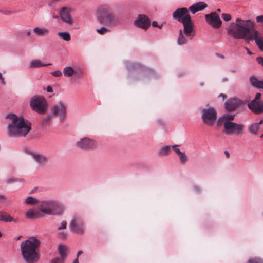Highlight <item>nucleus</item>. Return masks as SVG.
<instances>
[{
  "instance_id": "obj_1",
  "label": "nucleus",
  "mask_w": 263,
  "mask_h": 263,
  "mask_svg": "<svg viewBox=\"0 0 263 263\" xmlns=\"http://www.w3.org/2000/svg\"><path fill=\"white\" fill-rule=\"evenodd\" d=\"M255 26V23L252 20L237 18L235 22L230 24L227 33L235 39L250 41L254 38L256 44L263 51V37L259 36V32L254 29Z\"/></svg>"
},
{
  "instance_id": "obj_2",
  "label": "nucleus",
  "mask_w": 263,
  "mask_h": 263,
  "mask_svg": "<svg viewBox=\"0 0 263 263\" xmlns=\"http://www.w3.org/2000/svg\"><path fill=\"white\" fill-rule=\"evenodd\" d=\"M6 118L10 120L7 125V134L10 137H24L31 129L30 122L14 114H8Z\"/></svg>"
},
{
  "instance_id": "obj_3",
  "label": "nucleus",
  "mask_w": 263,
  "mask_h": 263,
  "mask_svg": "<svg viewBox=\"0 0 263 263\" xmlns=\"http://www.w3.org/2000/svg\"><path fill=\"white\" fill-rule=\"evenodd\" d=\"M40 243L35 237H31L21 243V254L25 263L38 262L40 258L39 253Z\"/></svg>"
},
{
  "instance_id": "obj_4",
  "label": "nucleus",
  "mask_w": 263,
  "mask_h": 263,
  "mask_svg": "<svg viewBox=\"0 0 263 263\" xmlns=\"http://www.w3.org/2000/svg\"><path fill=\"white\" fill-rule=\"evenodd\" d=\"M98 22L108 27L116 26L119 22V17L115 10L108 5H102L97 10Z\"/></svg>"
},
{
  "instance_id": "obj_5",
  "label": "nucleus",
  "mask_w": 263,
  "mask_h": 263,
  "mask_svg": "<svg viewBox=\"0 0 263 263\" xmlns=\"http://www.w3.org/2000/svg\"><path fill=\"white\" fill-rule=\"evenodd\" d=\"M173 19L182 23L184 27V32L190 34L192 30V22L191 17L189 13V10L185 7L176 9L172 14Z\"/></svg>"
},
{
  "instance_id": "obj_6",
  "label": "nucleus",
  "mask_w": 263,
  "mask_h": 263,
  "mask_svg": "<svg viewBox=\"0 0 263 263\" xmlns=\"http://www.w3.org/2000/svg\"><path fill=\"white\" fill-rule=\"evenodd\" d=\"M222 126V132L227 136H238L243 134L245 125L243 124L233 122L225 124Z\"/></svg>"
},
{
  "instance_id": "obj_7",
  "label": "nucleus",
  "mask_w": 263,
  "mask_h": 263,
  "mask_svg": "<svg viewBox=\"0 0 263 263\" xmlns=\"http://www.w3.org/2000/svg\"><path fill=\"white\" fill-rule=\"evenodd\" d=\"M31 108L39 114H44L47 110V103L44 97L35 96L31 98L30 101Z\"/></svg>"
},
{
  "instance_id": "obj_8",
  "label": "nucleus",
  "mask_w": 263,
  "mask_h": 263,
  "mask_svg": "<svg viewBox=\"0 0 263 263\" xmlns=\"http://www.w3.org/2000/svg\"><path fill=\"white\" fill-rule=\"evenodd\" d=\"M70 230L77 234L82 235L85 232L84 222L79 215H74L69 224Z\"/></svg>"
},
{
  "instance_id": "obj_9",
  "label": "nucleus",
  "mask_w": 263,
  "mask_h": 263,
  "mask_svg": "<svg viewBox=\"0 0 263 263\" xmlns=\"http://www.w3.org/2000/svg\"><path fill=\"white\" fill-rule=\"evenodd\" d=\"M51 113L54 117L58 118L60 122H63L67 116V108L65 103L62 101L54 104L51 108Z\"/></svg>"
},
{
  "instance_id": "obj_10",
  "label": "nucleus",
  "mask_w": 263,
  "mask_h": 263,
  "mask_svg": "<svg viewBox=\"0 0 263 263\" xmlns=\"http://www.w3.org/2000/svg\"><path fill=\"white\" fill-rule=\"evenodd\" d=\"M201 119L206 125L212 126L217 118V111L214 107L204 108L202 110Z\"/></svg>"
},
{
  "instance_id": "obj_11",
  "label": "nucleus",
  "mask_w": 263,
  "mask_h": 263,
  "mask_svg": "<svg viewBox=\"0 0 263 263\" xmlns=\"http://www.w3.org/2000/svg\"><path fill=\"white\" fill-rule=\"evenodd\" d=\"M207 23L214 28H219L221 26L222 21L216 12H211L205 15Z\"/></svg>"
},
{
  "instance_id": "obj_12",
  "label": "nucleus",
  "mask_w": 263,
  "mask_h": 263,
  "mask_svg": "<svg viewBox=\"0 0 263 263\" xmlns=\"http://www.w3.org/2000/svg\"><path fill=\"white\" fill-rule=\"evenodd\" d=\"M76 145L81 149H89L95 148L97 146V143L93 140L84 137L78 140Z\"/></svg>"
},
{
  "instance_id": "obj_13",
  "label": "nucleus",
  "mask_w": 263,
  "mask_h": 263,
  "mask_svg": "<svg viewBox=\"0 0 263 263\" xmlns=\"http://www.w3.org/2000/svg\"><path fill=\"white\" fill-rule=\"evenodd\" d=\"M33 161L39 166H45L48 163V158L46 156L37 152H30L29 153Z\"/></svg>"
},
{
  "instance_id": "obj_14",
  "label": "nucleus",
  "mask_w": 263,
  "mask_h": 263,
  "mask_svg": "<svg viewBox=\"0 0 263 263\" xmlns=\"http://www.w3.org/2000/svg\"><path fill=\"white\" fill-rule=\"evenodd\" d=\"M134 24L137 27L146 30L150 26L151 22L146 15L139 14L135 20Z\"/></svg>"
},
{
  "instance_id": "obj_15",
  "label": "nucleus",
  "mask_w": 263,
  "mask_h": 263,
  "mask_svg": "<svg viewBox=\"0 0 263 263\" xmlns=\"http://www.w3.org/2000/svg\"><path fill=\"white\" fill-rule=\"evenodd\" d=\"M193 25H192V30L190 34H186L184 32V29H180L179 32V35L177 40V43L179 45H182L187 43L189 39H193L195 35V33L194 31Z\"/></svg>"
},
{
  "instance_id": "obj_16",
  "label": "nucleus",
  "mask_w": 263,
  "mask_h": 263,
  "mask_svg": "<svg viewBox=\"0 0 263 263\" xmlns=\"http://www.w3.org/2000/svg\"><path fill=\"white\" fill-rule=\"evenodd\" d=\"M70 9L66 7H63L59 12L61 19L65 23L71 25L74 21L70 16Z\"/></svg>"
},
{
  "instance_id": "obj_17",
  "label": "nucleus",
  "mask_w": 263,
  "mask_h": 263,
  "mask_svg": "<svg viewBox=\"0 0 263 263\" xmlns=\"http://www.w3.org/2000/svg\"><path fill=\"white\" fill-rule=\"evenodd\" d=\"M241 103V101L239 99L233 98L229 99L225 102V108L227 111H232L234 110Z\"/></svg>"
},
{
  "instance_id": "obj_18",
  "label": "nucleus",
  "mask_w": 263,
  "mask_h": 263,
  "mask_svg": "<svg viewBox=\"0 0 263 263\" xmlns=\"http://www.w3.org/2000/svg\"><path fill=\"white\" fill-rule=\"evenodd\" d=\"M248 108L254 113L259 114L263 112V102L256 101L255 102H250L248 104Z\"/></svg>"
},
{
  "instance_id": "obj_19",
  "label": "nucleus",
  "mask_w": 263,
  "mask_h": 263,
  "mask_svg": "<svg viewBox=\"0 0 263 263\" xmlns=\"http://www.w3.org/2000/svg\"><path fill=\"white\" fill-rule=\"evenodd\" d=\"M235 115H232L229 114H225L220 116L217 121V125L220 126L227 124L228 123H232L233 120L235 118Z\"/></svg>"
},
{
  "instance_id": "obj_20",
  "label": "nucleus",
  "mask_w": 263,
  "mask_h": 263,
  "mask_svg": "<svg viewBox=\"0 0 263 263\" xmlns=\"http://www.w3.org/2000/svg\"><path fill=\"white\" fill-rule=\"evenodd\" d=\"M207 7V4L204 2H198L195 3L187 9L193 14H195L199 11H202Z\"/></svg>"
},
{
  "instance_id": "obj_21",
  "label": "nucleus",
  "mask_w": 263,
  "mask_h": 263,
  "mask_svg": "<svg viewBox=\"0 0 263 263\" xmlns=\"http://www.w3.org/2000/svg\"><path fill=\"white\" fill-rule=\"evenodd\" d=\"M32 32L35 36L42 37L47 36L50 33V30L46 27H35L33 28Z\"/></svg>"
},
{
  "instance_id": "obj_22",
  "label": "nucleus",
  "mask_w": 263,
  "mask_h": 263,
  "mask_svg": "<svg viewBox=\"0 0 263 263\" xmlns=\"http://www.w3.org/2000/svg\"><path fill=\"white\" fill-rule=\"evenodd\" d=\"M63 212V207L58 202L53 201L49 215H61Z\"/></svg>"
},
{
  "instance_id": "obj_23",
  "label": "nucleus",
  "mask_w": 263,
  "mask_h": 263,
  "mask_svg": "<svg viewBox=\"0 0 263 263\" xmlns=\"http://www.w3.org/2000/svg\"><path fill=\"white\" fill-rule=\"evenodd\" d=\"M53 201H44L40 205V210L44 213L49 215Z\"/></svg>"
},
{
  "instance_id": "obj_24",
  "label": "nucleus",
  "mask_w": 263,
  "mask_h": 263,
  "mask_svg": "<svg viewBox=\"0 0 263 263\" xmlns=\"http://www.w3.org/2000/svg\"><path fill=\"white\" fill-rule=\"evenodd\" d=\"M249 81L253 87L263 90V80H258L256 77L253 76L250 77Z\"/></svg>"
},
{
  "instance_id": "obj_25",
  "label": "nucleus",
  "mask_w": 263,
  "mask_h": 263,
  "mask_svg": "<svg viewBox=\"0 0 263 263\" xmlns=\"http://www.w3.org/2000/svg\"><path fill=\"white\" fill-rule=\"evenodd\" d=\"M0 221L4 222H16L17 220L13 218L10 214L4 211H0Z\"/></svg>"
},
{
  "instance_id": "obj_26",
  "label": "nucleus",
  "mask_w": 263,
  "mask_h": 263,
  "mask_svg": "<svg viewBox=\"0 0 263 263\" xmlns=\"http://www.w3.org/2000/svg\"><path fill=\"white\" fill-rule=\"evenodd\" d=\"M50 63H43L40 60L34 59L31 60L29 63V67L31 68H40L50 65Z\"/></svg>"
},
{
  "instance_id": "obj_27",
  "label": "nucleus",
  "mask_w": 263,
  "mask_h": 263,
  "mask_svg": "<svg viewBox=\"0 0 263 263\" xmlns=\"http://www.w3.org/2000/svg\"><path fill=\"white\" fill-rule=\"evenodd\" d=\"M68 251V248L67 246L63 245H60L58 246V252L60 255V258L63 259L64 260L67 258V252Z\"/></svg>"
},
{
  "instance_id": "obj_28",
  "label": "nucleus",
  "mask_w": 263,
  "mask_h": 263,
  "mask_svg": "<svg viewBox=\"0 0 263 263\" xmlns=\"http://www.w3.org/2000/svg\"><path fill=\"white\" fill-rule=\"evenodd\" d=\"M26 216L29 219H36L40 216V212L29 209L26 213Z\"/></svg>"
},
{
  "instance_id": "obj_29",
  "label": "nucleus",
  "mask_w": 263,
  "mask_h": 263,
  "mask_svg": "<svg viewBox=\"0 0 263 263\" xmlns=\"http://www.w3.org/2000/svg\"><path fill=\"white\" fill-rule=\"evenodd\" d=\"M170 147L168 145H164L160 147L158 151V154L159 155L161 156H167L170 152Z\"/></svg>"
},
{
  "instance_id": "obj_30",
  "label": "nucleus",
  "mask_w": 263,
  "mask_h": 263,
  "mask_svg": "<svg viewBox=\"0 0 263 263\" xmlns=\"http://www.w3.org/2000/svg\"><path fill=\"white\" fill-rule=\"evenodd\" d=\"M57 35L61 39L66 41H69L71 39V36L69 32H58Z\"/></svg>"
},
{
  "instance_id": "obj_31",
  "label": "nucleus",
  "mask_w": 263,
  "mask_h": 263,
  "mask_svg": "<svg viewBox=\"0 0 263 263\" xmlns=\"http://www.w3.org/2000/svg\"><path fill=\"white\" fill-rule=\"evenodd\" d=\"M126 68L127 70H136L141 67L140 64L130 63L129 62H125Z\"/></svg>"
},
{
  "instance_id": "obj_32",
  "label": "nucleus",
  "mask_w": 263,
  "mask_h": 263,
  "mask_svg": "<svg viewBox=\"0 0 263 263\" xmlns=\"http://www.w3.org/2000/svg\"><path fill=\"white\" fill-rule=\"evenodd\" d=\"M259 126L255 123L251 124L248 128L249 132L254 135H256L258 133Z\"/></svg>"
},
{
  "instance_id": "obj_33",
  "label": "nucleus",
  "mask_w": 263,
  "mask_h": 263,
  "mask_svg": "<svg viewBox=\"0 0 263 263\" xmlns=\"http://www.w3.org/2000/svg\"><path fill=\"white\" fill-rule=\"evenodd\" d=\"M63 73L66 77H71L74 73V70L70 66H66L63 69Z\"/></svg>"
},
{
  "instance_id": "obj_34",
  "label": "nucleus",
  "mask_w": 263,
  "mask_h": 263,
  "mask_svg": "<svg viewBox=\"0 0 263 263\" xmlns=\"http://www.w3.org/2000/svg\"><path fill=\"white\" fill-rule=\"evenodd\" d=\"M54 116L51 113L50 115H47L46 117L44 118L42 120V124L43 125H46L48 124L54 118Z\"/></svg>"
},
{
  "instance_id": "obj_35",
  "label": "nucleus",
  "mask_w": 263,
  "mask_h": 263,
  "mask_svg": "<svg viewBox=\"0 0 263 263\" xmlns=\"http://www.w3.org/2000/svg\"><path fill=\"white\" fill-rule=\"evenodd\" d=\"M97 32L99 34L101 35H103L106 34L107 32H109L110 31V30L107 27H102L100 29H97Z\"/></svg>"
},
{
  "instance_id": "obj_36",
  "label": "nucleus",
  "mask_w": 263,
  "mask_h": 263,
  "mask_svg": "<svg viewBox=\"0 0 263 263\" xmlns=\"http://www.w3.org/2000/svg\"><path fill=\"white\" fill-rule=\"evenodd\" d=\"M23 181V179L21 178H16L14 177H11L9 178H7L6 180V182L8 184L14 183L15 182H22Z\"/></svg>"
},
{
  "instance_id": "obj_37",
  "label": "nucleus",
  "mask_w": 263,
  "mask_h": 263,
  "mask_svg": "<svg viewBox=\"0 0 263 263\" xmlns=\"http://www.w3.org/2000/svg\"><path fill=\"white\" fill-rule=\"evenodd\" d=\"M178 156H179L180 160L182 163L184 164L187 162V157L185 153L182 152L181 154H179Z\"/></svg>"
},
{
  "instance_id": "obj_38",
  "label": "nucleus",
  "mask_w": 263,
  "mask_h": 263,
  "mask_svg": "<svg viewBox=\"0 0 263 263\" xmlns=\"http://www.w3.org/2000/svg\"><path fill=\"white\" fill-rule=\"evenodd\" d=\"M248 263H263V260L260 258H250Z\"/></svg>"
},
{
  "instance_id": "obj_39",
  "label": "nucleus",
  "mask_w": 263,
  "mask_h": 263,
  "mask_svg": "<svg viewBox=\"0 0 263 263\" xmlns=\"http://www.w3.org/2000/svg\"><path fill=\"white\" fill-rule=\"evenodd\" d=\"M36 199L32 197H28L25 200V202L28 204H32L36 202Z\"/></svg>"
},
{
  "instance_id": "obj_40",
  "label": "nucleus",
  "mask_w": 263,
  "mask_h": 263,
  "mask_svg": "<svg viewBox=\"0 0 263 263\" xmlns=\"http://www.w3.org/2000/svg\"><path fill=\"white\" fill-rule=\"evenodd\" d=\"M221 18L225 21H229L231 20V15L228 13H222L221 14Z\"/></svg>"
},
{
  "instance_id": "obj_41",
  "label": "nucleus",
  "mask_w": 263,
  "mask_h": 263,
  "mask_svg": "<svg viewBox=\"0 0 263 263\" xmlns=\"http://www.w3.org/2000/svg\"><path fill=\"white\" fill-rule=\"evenodd\" d=\"M65 260L61 258L56 257L52 259L51 263H64Z\"/></svg>"
},
{
  "instance_id": "obj_42",
  "label": "nucleus",
  "mask_w": 263,
  "mask_h": 263,
  "mask_svg": "<svg viewBox=\"0 0 263 263\" xmlns=\"http://www.w3.org/2000/svg\"><path fill=\"white\" fill-rule=\"evenodd\" d=\"M67 226V222L66 221H63L61 222V226L58 227V229L59 230L65 229Z\"/></svg>"
},
{
  "instance_id": "obj_43",
  "label": "nucleus",
  "mask_w": 263,
  "mask_h": 263,
  "mask_svg": "<svg viewBox=\"0 0 263 263\" xmlns=\"http://www.w3.org/2000/svg\"><path fill=\"white\" fill-rule=\"evenodd\" d=\"M261 96V94L260 93H257L255 95V98L251 102H253L254 103L256 101H260L259 100Z\"/></svg>"
},
{
  "instance_id": "obj_44",
  "label": "nucleus",
  "mask_w": 263,
  "mask_h": 263,
  "mask_svg": "<svg viewBox=\"0 0 263 263\" xmlns=\"http://www.w3.org/2000/svg\"><path fill=\"white\" fill-rule=\"evenodd\" d=\"M172 148L175 151V152L176 153V154H177L178 155H179V154H181V153H182L180 151V149L177 147V145H173L172 146Z\"/></svg>"
},
{
  "instance_id": "obj_45",
  "label": "nucleus",
  "mask_w": 263,
  "mask_h": 263,
  "mask_svg": "<svg viewBox=\"0 0 263 263\" xmlns=\"http://www.w3.org/2000/svg\"><path fill=\"white\" fill-rule=\"evenodd\" d=\"M51 74L52 76H55V77H60L62 76V72L60 70H56L53 72H52Z\"/></svg>"
},
{
  "instance_id": "obj_46",
  "label": "nucleus",
  "mask_w": 263,
  "mask_h": 263,
  "mask_svg": "<svg viewBox=\"0 0 263 263\" xmlns=\"http://www.w3.org/2000/svg\"><path fill=\"white\" fill-rule=\"evenodd\" d=\"M256 20L257 23H261L263 26V15H259L256 17Z\"/></svg>"
},
{
  "instance_id": "obj_47",
  "label": "nucleus",
  "mask_w": 263,
  "mask_h": 263,
  "mask_svg": "<svg viewBox=\"0 0 263 263\" xmlns=\"http://www.w3.org/2000/svg\"><path fill=\"white\" fill-rule=\"evenodd\" d=\"M59 237L65 239L67 237V233L65 232H60L58 234Z\"/></svg>"
},
{
  "instance_id": "obj_48",
  "label": "nucleus",
  "mask_w": 263,
  "mask_h": 263,
  "mask_svg": "<svg viewBox=\"0 0 263 263\" xmlns=\"http://www.w3.org/2000/svg\"><path fill=\"white\" fill-rule=\"evenodd\" d=\"M152 25L154 27H158L159 28H161L162 26V24H161L160 25H159L157 22V21H154L152 22Z\"/></svg>"
},
{
  "instance_id": "obj_49",
  "label": "nucleus",
  "mask_w": 263,
  "mask_h": 263,
  "mask_svg": "<svg viewBox=\"0 0 263 263\" xmlns=\"http://www.w3.org/2000/svg\"><path fill=\"white\" fill-rule=\"evenodd\" d=\"M256 61L258 64L263 66V58L258 57L256 58Z\"/></svg>"
},
{
  "instance_id": "obj_50",
  "label": "nucleus",
  "mask_w": 263,
  "mask_h": 263,
  "mask_svg": "<svg viewBox=\"0 0 263 263\" xmlns=\"http://www.w3.org/2000/svg\"><path fill=\"white\" fill-rule=\"evenodd\" d=\"M77 77H80L82 76V72L80 70L79 71H74V73Z\"/></svg>"
},
{
  "instance_id": "obj_51",
  "label": "nucleus",
  "mask_w": 263,
  "mask_h": 263,
  "mask_svg": "<svg viewBox=\"0 0 263 263\" xmlns=\"http://www.w3.org/2000/svg\"><path fill=\"white\" fill-rule=\"evenodd\" d=\"M25 32L26 33V36L27 37H29L32 33V30L31 29H28L25 30Z\"/></svg>"
},
{
  "instance_id": "obj_52",
  "label": "nucleus",
  "mask_w": 263,
  "mask_h": 263,
  "mask_svg": "<svg viewBox=\"0 0 263 263\" xmlns=\"http://www.w3.org/2000/svg\"><path fill=\"white\" fill-rule=\"evenodd\" d=\"M46 91L48 92H53V89H52V87H51L50 86H48L47 87V88H46Z\"/></svg>"
},
{
  "instance_id": "obj_53",
  "label": "nucleus",
  "mask_w": 263,
  "mask_h": 263,
  "mask_svg": "<svg viewBox=\"0 0 263 263\" xmlns=\"http://www.w3.org/2000/svg\"><path fill=\"white\" fill-rule=\"evenodd\" d=\"M0 12L2 13H3L5 15H10L11 13V12L9 10H5L4 11L0 10Z\"/></svg>"
},
{
  "instance_id": "obj_54",
  "label": "nucleus",
  "mask_w": 263,
  "mask_h": 263,
  "mask_svg": "<svg viewBox=\"0 0 263 263\" xmlns=\"http://www.w3.org/2000/svg\"><path fill=\"white\" fill-rule=\"evenodd\" d=\"M219 97H222L223 100H224L227 99V96L226 95H225V94L221 93V94L219 95Z\"/></svg>"
},
{
  "instance_id": "obj_55",
  "label": "nucleus",
  "mask_w": 263,
  "mask_h": 263,
  "mask_svg": "<svg viewBox=\"0 0 263 263\" xmlns=\"http://www.w3.org/2000/svg\"><path fill=\"white\" fill-rule=\"evenodd\" d=\"M194 190L195 191L197 192V193H200V191H201V190L199 188V187L197 186H194Z\"/></svg>"
},
{
  "instance_id": "obj_56",
  "label": "nucleus",
  "mask_w": 263,
  "mask_h": 263,
  "mask_svg": "<svg viewBox=\"0 0 263 263\" xmlns=\"http://www.w3.org/2000/svg\"><path fill=\"white\" fill-rule=\"evenodd\" d=\"M246 50H247V53L249 55H252L253 53L251 51H250L248 48H245Z\"/></svg>"
},
{
  "instance_id": "obj_57",
  "label": "nucleus",
  "mask_w": 263,
  "mask_h": 263,
  "mask_svg": "<svg viewBox=\"0 0 263 263\" xmlns=\"http://www.w3.org/2000/svg\"><path fill=\"white\" fill-rule=\"evenodd\" d=\"M61 0H49V4L52 5V3L53 2H59Z\"/></svg>"
},
{
  "instance_id": "obj_58",
  "label": "nucleus",
  "mask_w": 263,
  "mask_h": 263,
  "mask_svg": "<svg viewBox=\"0 0 263 263\" xmlns=\"http://www.w3.org/2000/svg\"><path fill=\"white\" fill-rule=\"evenodd\" d=\"M256 123L259 126L260 125L263 123V118L261 119L259 122Z\"/></svg>"
},
{
  "instance_id": "obj_59",
  "label": "nucleus",
  "mask_w": 263,
  "mask_h": 263,
  "mask_svg": "<svg viewBox=\"0 0 263 263\" xmlns=\"http://www.w3.org/2000/svg\"><path fill=\"white\" fill-rule=\"evenodd\" d=\"M82 253H83V252L81 250L79 251L77 253V258H78L79 255H81L82 254Z\"/></svg>"
},
{
  "instance_id": "obj_60",
  "label": "nucleus",
  "mask_w": 263,
  "mask_h": 263,
  "mask_svg": "<svg viewBox=\"0 0 263 263\" xmlns=\"http://www.w3.org/2000/svg\"><path fill=\"white\" fill-rule=\"evenodd\" d=\"M224 153H225L226 155L227 156V158L229 157L230 154H229V153L228 151H225Z\"/></svg>"
},
{
  "instance_id": "obj_61",
  "label": "nucleus",
  "mask_w": 263,
  "mask_h": 263,
  "mask_svg": "<svg viewBox=\"0 0 263 263\" xmlns=\"http://www.w3.org/2000/svg\"><path fill=\"white\" fill-rule=\"evenodd\" d=\"M4 199H5V196L3 195L0 194V201Z\"/></svg>"
},
{
  "instance_id": "obj_62",
  "label": "nucleus",
  "mask_w": 263,
  "mask_h": 263,
  "mask_svg": "<svg viewBox=\"0 0 263 263\" xmlns=\"http://www.w3.org/2000/svg\"><path fill=\"white\" fill-rule=\"evenodd\" d=\"M73 263H79L78 259L77 258L73 261Z\"/></svg>"
},
{
  "instance_id": "obj_63",
  "label": "nucleus",
  "mask_w": 263,
  "mask_h": 263,
  "mask_svg": "<svg viewBox=\"0 0 263 263\" xmlns=\"http://www.w3.org/2000/svg\"><path fill=\"white\" fill-rule=\"evenodd\" d=\"M204 82H201V83H200V85L201 86H203L204 85Z\"/></svg>"
},
{
  "instance_id": "obj_64",
  "label": "nucleus",
  "mask_w": 263,
  "mask_h": 263,
  "mask_svg": "<svg viewBox=\"0 0 263 263\" xmlns=\"http://www.w3.org/2000/svg\"><path fill=\"white\" fill-rule=\"evenodd\" d=\"M217 12H221V9H218L217 10Z\"/></svg>"
}]
</instances>
